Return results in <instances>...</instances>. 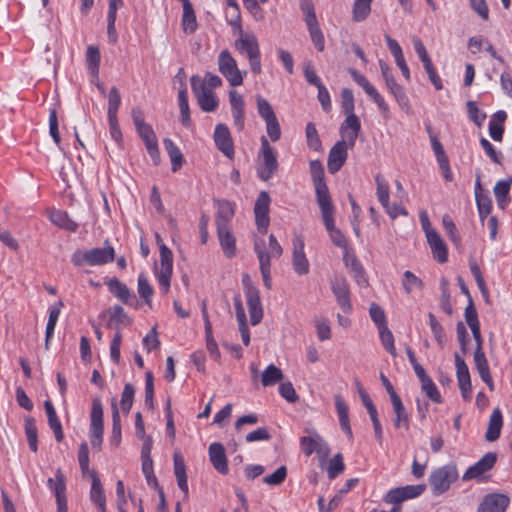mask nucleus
I'll return each mask as SVG.
<instances>
[{"mask_svg": "<svg viewBox=\"0 0 512 512\" xmlns=\"http://www.w3.org/2000/svg\"><path fill=\"white\" fill-rule=\"evenodd\" d=\"M341 107L346 114V119L341 124L340 134L342 137L349 139L351 146H355L356 139L361 131V123L354 114V96L349 88H343L341 91Z\"/></svg>", "mask_w": 512, "mask_h": 512, "instance_id": "f257e3e1", "label": "nucleus"}, {"mask_svg": "<svg viewBox=\"0 0 512 512\" xmlns=\"http://www.w3.org/2000/svg\"><path fill=\"white\" fill-rule=\"evenodd\" d=\"M114 257V248L112 246H105L86 251L76 250L71 256V262L78 267L84 264L100 266L112 262Z\"/></svg>", "mask_w": 512, "mask_h": 512, "instance_id": "f03ea898", "label": "nucleus"}, {"mask_svg": "<svg viewBox=\"0 0 512 512\" xmlns=\"http://www.w3.org/2000/svg\"><path fill=\"white\" fill-rule=\"evenodd\" d=\"M458 477L459 474L455 463H448L435 469L429 476V484L433 495L439 496L444 494Z\"/></svg>", "mask_w": 512, "mask_h": 512, "instance_id": "7ed1b4c3", "label": "nucleus"}, {"mask_svg": "<svg viewBox=\"0 0 512 512\" xmlns=\"http://www.w3.org/2000/svg\"><path fill=\"white\" fill-rule=\"evenodd\" d=\"M173 272V254L164 244H160V264L155 265V276L159 282L160 291L163 294L168 293L171 284Z\"/></svg>", "mask_w": 512, "mask_h": 512, "instance_id": "20e7f679", "label": "nucleus"}, {"mask_svg": "<svg viewBox=\"0 0 512 512\" xmlns=\"http://www.w3.org/2000/svg\"><path fill=\"white\" fill-rule=\"evenodd\" d=\"M261 166L258 169V176L261 180H269L278 169L277 152L270 145L265 136L261 137V148L259 152Z\"/></svg>", "mask_w": 512, "mask_h": 512, "instance_id": "39448f33", "label": "nucleus"}, {"mask_svg": "<svg viewBox=\"0 0 512 512\" xmlns=\"http://www.w3.org/2000/svg\"><path fill=\"white\" fill-rule=\"evenodd\" d=\"M218 69L233 87L242 85L246 71L242 73L237 62L228 50H223L218 55Z\"/></svg>", "mask_w": 512, "mask_h": 512, "instance_id": "423d86ee", "label": "nucleus"}, {"mask_svg": "<svg viewBox=\"0 0 512 512\" xmlns=\"http://www.w3.org/2000/svg\"><path fill=\"white\" fill-rule=\"evenodd\" d=\"M191 88L197 98L200 108L205 112H212L218 107V99L198 75L190 78Z\"/></svg>", "mask_w": 512, "mask_h": 512, "instance_id": "0eeeda50", "label": "nucleus"}, {"mask_svg": "<svg viewBox=\"0 0 512 512\" xmlns=\"http://www.w3.org/2000/svg\"><path fill=\"white\" fill-rule=\"evenodd\" d=\"M342 138L333 145L328 154L327 168L331 174H335L342 168L348 157V148L354 147L350 145L349 139Z\"/></svg>", "mask_w": 512, "mask_h": 512, "instance_id": "6e6552de", "label": "nucleus"}, {"mask_svg": "<svg viewBox=\"0 0 512 512\" xmlns=\"http://www.w3.org/2000/svg\"><path fill=\"white\" fill-rule=\"evenodd\" d=\"M497 461V454L494 452H487L481 459L474 465L470 466L462 476L463 481L477 480L481 481L483 475L490 471Z\"/></svg>", "mask_w": 512, "mask_h": 512, "instance_id": "1a4fd4ad", "label": "nucleus"}, {"mask_svg": "<svg viewBox=\"0 0 512 512\" xmlns=\"http://www.w3.org/2000/svg\"><path fill=\"white\" fill-rule=\"evenodd\" d=\"M270 196L266 191L259 193L255 205V222L257 229L260 233L265 234L267 232L270 219H269V207H270Z\"/></svg>", "mask_w": 512, "mask_h": 512, "instance_id": "9d476101", "label": "nucleus"}, {"mask_svg": "<svg viewBox=\"0 0 512 512\" xmlns=\"http://www.w3.org/2000/svg\"><path fill=\"white\" fill-rule=\"evenodd\" d=\"M254 251L259 260V268L263 280V284L265 288L271 289L272 287V279H271V262L270 255L267 253L266 244L264 239L256 238L254 240Z\"/></svg>", "mask_w": 512, "mask_h": 512, "instance_id": "9b49d317", "label": "nucleus"}, {"mask_svg": "<svg viewBox=\"0 0 512 512\" xmlns=\"http://www.w3.org/2000/svg\"><path fill=\"white\" fill-rule=\"evenodd\" d=\"M349 73L352 79L363 88L365 93L376 103L379 110L386 114L389 112V106L382 97V95L376 90V88L366 79L364 75H362L357 70L351 68L349 69Z\"/></svg>", "mask_w": 512, "mask_h": 512, "instance_id": "f8f14e48", "label": "nucleus"}, {"mask_svg": "<svg viewBox=\"0 0 512 512\" xmlns=\"http://www.w3.org/2000/svg\"><path fill=\"white\" fill-rule=\"evenodd\" d=\"M213 139L217 149L227 158L232 159L234 157V143L230 130L226 124L219 123L215 126Z\"/></svg>", "mask_w": 512, "mask_h": 512, "instance_id": "ddd939ff", "label": "nucleus"}, {"mask_svg": "<svg viewBox=\"0 0 512 512\" xmlns=\"http://www.w3.org/2000/svg\"><path fill=\"white\" fill-rule=\"evenodd\" d=\"M331 289L342 311L344 313H350L352 305L350 301V290L346 278L342 275H336L331 280Z\"/></svg>", "mask_w": 512, "mask_h": 512, "instance_id": "4468645a", "label": "nucleus"}, {"mask_svg": "<svg viewBox=\"0 0 512 512\" xmlns=\"http://www.w3.org/2000/svg\"><path fill=\"white\" fill-rule=\"evenodd\" d=\"M47 485L49 489L55 494L57 512H67L66 477L60 468L56 470L54 479H48Z\"/></svg>", "mask_w": 512, "mask_h": 512, "instance_id": "2eb2a0df", "label": "nucleus"}, {"mask_svg": "<svg viewBox=\"0 0 512 512\" xmlns=\"http://www.w3.org/2000/svg\"><path fill=\"white\" fill-rule=\"evenodd\" d=\"M456 375L461 391V395L464 400L471 399L472 385L468 366L464 359L456 352L454 354Z\"/></svg>", "mask_w": 512, "mask_h": 512, "instance_id": "dca6fc26", "label": "nucleus"}, {"mask_svg": "<svg viewBox=\"0 0 512 512\" xmlns=\"http://www.w3.org/2000/svg\"><path fill=\"white\" fill-rule=\"evenodd\" d=\"M426 490L425 484L406 485L392 489L386 496V501L392 504H399L405 500L420 496Z\"/></svg>", "mask_w": 512, "mask_h": 512, "instance_id": "f3484780", "label": "nucleus"}, {"mask_svg": "<svg viewBox=\"0 0 512 512\" xmlns=\"http://www.w3.org/2000/svg\"><path fill=\"white\" fill-rule=\"evenodd\" d=\"M510 504L508 496L500 493L488 494L478 507V512H505Z\"/></svg>", "mask_w": 512, "mask_h": 512, "instance_id": "a211bd4d", "label": "nucleus"}, {"mask_svg": "<svg viewBox=\"0 0 512 512\" xmlns=\"http://www.w3.org/2000/svg\"><path fill=\"white\" fill-rule=\"evenodd\" d=\"M235 48L248 58L260 54L259 43L254 34L244 33L242 29L239 32V38L235 41Z\"/></svg>", "mask_w": 512, "mask_h": 512, "instance_id": "6ab92c4d", "label": "nucleus"}, {"mask_svg": "<svg viewBox=\"0 0 512 512\" xmlns=\"http://www.w3.org/2000/svg\"><path fill=\"white\" fill-rule=\"evenodd\" d=\"M292 265L294 271L299 275H305L309 272V262L304 252V242L301 238L293 240Z\"/></svg>", "mask_w": 512, "mask_h": 512, "instance_id": "aec40b11", "label": "nucleus"}, {"mask_svg": "<svg viewBox=\"0 0 512 512\" xmlns=\"http://www.w3.org/2000/svg\"><path fill=\"white\" fill-rule=\"evenodd\" d=\"M209 459L214 469L220 474H227L228 464L224 446L221 443H211L208 449Z\"/></svg>", "mask_w": 512, "mask_h": 512, "instance_id": "412c9836", "label": "nucleus"}, {"mask_svg": "<svg viewBox=\"0 0 512 512\" xmlns=\"http://www.w3.org/2000/svg\"><path fill=\"white\" fill-rule=\"evenodd\" d=\"M103 431V406L100 399L95 398L90 413V437L103 436Z\"/></svg>", "mask_w": 512, "mask_h": 512, "instance_id": "4be33fe9", "label": "nucleus"}, {"mask_svg": "<svg viewBox=\"0 0 512 512\" xmlns=\"http://www.w3.org/2000/svg\"><path fill=\"white\" fill-rule=\"evenodd\" d=\"M426 238L431 248L433 257L439 263H445L448 260V250L445 242L437 233V231H430Z\"/></svg>", "mask_w": 512, "mask_h": 512, "instance_id": "5701e85b", "label": "nucleus"}, {"mask_svg": "<svg viewBox=\"0 0 512 512\" xmlns=\"http://www.w3.org/2000/svg\"><path fill=\"white\" fill-rule=\"evenodd\" d=\"M246 302L250 314V322L253 326L259 324L263 318V308L260 299V292L252 291L245 294Z\"/></svg>", "mask_w": 512, "mask_h": 512, "instance_id": "b1692460", "label": "nucleus"}, {"mask_svg": "<svg viewBox=\"0 0 512 512\" xmlns=\"http://www.w3.org/2000/svg\"><path fill=\"white\" fill-rule=\"evenodd\" d=\"M334 400L340 427L343 430V432L347 435V437L349 439H352L353 433L350 426L348 405L346 404L345 400L341 395H335Z\"/></svg>", "mask_w": 512, "mask_h": 512, "instance_id": "393cba45", "label": "nucleus"}, {"mask_svg": "<svg viewBox=\"0 0 512 512\" xmlns=\"http://www.w3.org/2000/svg\"><path fill=\"white\" fill-rule=\"evenodd\" d=\"M503 426V416L499 408H495L489 418L487 431L485 433V440L488 442L496 441L501 434Z\"/></svg>", "mask_w": 512, "mask_h": 512, "instance_id": "a878e982", "label": "nucleus"}, {"mask_svg": "<svg viewBox=\"0 0 512 512\" xmlns=\"http://www.w3.org/2000/svg\"><path fill=\"white\" fill-rule=\"evenodd\" d=\"M235 214L234 203L228 200L218 201V210L216 214V225L217 228L230 227V221Z\"/></svg>", "mask_w": 512, "mask_h": 512, "instance_id": "bb28decb", "label": "nucleus"}, {"mask_svg": "<svg viewBox=\"0 0 512 512\" xmlns=\"http://www.w3.org/2000/svg\"><path fill=\"white\" fill-rule=\"evenodd\" d=\"M106 284L109 291L123 304L135 300V294L125 283L119 281L117 278L110 279Z\"/></svg>", "mask_w": 512, "mask_h": 512, "instance_id": "cd10ccee", "label": "nucleus"}, {"mask_svg": "<svg viewBox=\"0 0 512 512\" xmlns=\"http://www.w3.org/2000/svg\"><path fill=\"white\" fill-rule=\"evenodd\" d=\"M218 238L224 255L232 258L236 254V239L231 233L230 227L217 228Z\"/></svg>", "mask_w": 512, "mask_h": 512, "instance_id": "c85d7f7f", "label": "nucleus"}, {"mask_svg": "<svg viewBox=\"0 0 512 512\" xmlns=\"http://www.w3.org/2000/svg\"><path fill=\"white\" fill-rule=\"evenodd\" d=\"M92 486L90 491V499L94 502L100 512H106V497L101 481L95 471L91 472Z\"/></svg>", "mask_w": 512, "mask_h": 512, "instance_id": "c756f323", "label": "nucleus"}, {"mask_svg": "<svg viewBox=\"0 0 512 512\" xmlns=\"http://www.w3.org/2000/svg\"><path fill=\"white\" fill-rule=\"evenodd\" d=\"M506 119L507 113L504 110H499L492 116L489 122V135L493 140L502 141Z\"/></svg>", "mask_w": 512, "mask_h": 512, "instance_id": "7c9ffc66", "label": "nucleus"}, {"mask_svg": "<svg viewBox=\"0 0 512 512\" xmlns=\"http://www.w3.org/2000/svg\"><path fill=\"white\" fill-rule=\"evenodd\" d=\"M163 144L171 161V170L173 172H177L178 170L181 169L185 162L184 156L181 150L170 138H165L163 140Z\"/></svg>", "mask_w": 512, "mask_h": 512, "instance_id": "2f4dec72", "label": "nucleus"}, {"mask_svg": "<svg viewBox=\"0 0 512 512\" xmlns=\"http://www.w3.org/2000/svg\"><path fill=\"white\" fill-rule=\"evenodd\" d=\"M49 219L56 226L70 232H75L78 229V224L65 211L53 209L49 212Z\"/></svg>", "mask_w": 512, "mask_h": 512, "instance_id": "473e14b6", "label": "nucleus"}, {"mask_svg": "<svg viewBox=\"0 0 512 512\" xmlns=\"http://www.w3.org/2000/svg\"><path fill=\"white\" fill-rule=\"evenodd\" d=\"M174 473L180 490L184 493V498H188L189 489L187 483L186 466L183 458L179 454L174 455Z\"/></svg>", "mask_w": 512, "mask_h": 512, "instance_id": "72a5a7b5", "label": "nucleus"}, {"mask_svg": "<svg viewBox=\"0 0 512 512\" xmlns=\"http://www.w3.org/2000/svg\"><path fill=\"white\" fill-rule=\"evenodd\" d=\"M44 408L47 414L48 418V424L50 428L52 429L55 439L60 442L63 440V431H62V425L61 422L56 414L55 408L50 400H46L44 402Z\"/></svg>", "mask_w": 512, "mask_h": 512, "instance_id": "f704fd0d", "label": "nucleus"}, {"mask_svg": "<svg viewBox=\"0 0 512 512\" xmlns=\"http://www.w3.org/2000/svg\"><path fill=\"white\" fill-rule=\"evenodd\" d=\"M63 305L64 304L62 301H58V302L54 303L52 306H50V308H49V317H48V322L46 325V335H45V348L47 350L49 349V341L54 334L55 326L58 321V318H59V315H60Z\"/></svg>", "mask_w": 512, "mask_h": 512, "instance_id": "c9c22d12", "label": "nucleus"}, {"mask_svg": "<svg viewBox=\"0 0 512 512\" xmlns=\"http://www.w3.org/2000/svg\"><path fill=\"white\" fill-rule=\"evenodd\" d=\"M183 5V16H182V27L186 34H192L197 29V21L195 12L192 4L189 0H184Z\"/></svg>", "mask_w": 512, "mask_h": 512, "instance_id": "e433bc0d", "label": "nucleus"}, {"mask_svg": "<svg viewBox=\"0 0 512 512\" xmlns=\"http://www.w3.org/2000/svg\"><path fill=\"white\" fill-rule=\"evenodd\" d=\"M512 185V178L500 180L494 186V196L498 206L504 209L510 201L509 192Z\"/></svg>", "mask_w": 512, "mask_h": 512, "instance_id": "4c0bfd02", "label": "nucleus"}, {"mask_svg": "<svg viewBox=\"0 0 512 512\" xmlns=\"http://www.w3.org/2000/svg\"><path fill=\"white\" fill-rule=\"evenodd\" d=\"M316 201L321 210V214L334 212V206L331 200L327 184L315 186Z\"/></svg>", "mask_w": 512, "mask_h": 512, "instance_id": "58836bf2", "label": "nucleus"}, {"mask_svg": "<svg viewBox=\"0 0 512 512\" xmlns=\"http://www.w3.org/2000/svg\"><path fill=\"white\" fill-rule=\"evenodd\" d=\"M392 405L393 410L396 415L395 419L393 420L394 426L396 428L404 427L405 430L409 429V419L408 414L406 413L405 407L402 403L401 398L393 399Z\"/></svg>", "mask_w": 512, "mask_h": 512, "instance_id": "ea45409f", "label": "nucleus"}, {"mask_svg": "<svg viewBox=\"0 0 512 512\" xmlns=\"http://www.w3.org/2000/svg\"><path fill=\"white\" fill-rule=\"evenodd\" d=\"M376 184V195L378 201L383 207H388V202L390 198V190L389 184L384 176L380 173L376 174L374 177Z\"/></svg>", "mask_w": 512, "mask_h": 512, "instance_id": "a19ab883", "label": "nucleus"}, {"mask_svg": "<svg viewBox=\"0 0 512 512\" xmlns=\"http://www.w3.org/2000/svg\"><path fill=\"white\" fill-rule=\"evenodd\" d=\"M284 375L280 368L270 364L261 375V383L264 387L273 386L283 379Z\"/></svg>", "mask_w": 512, "mask_h": 512, "instance_id": "79ce46f5", "label": "nucleus"}, {"mask_svg": "<svg viewBox=\"0 0 512 512\" xmlns=\"http://www.w3.org/2000/svg\"><path fill=\"white\" fill-rule=\"evenodd\" d=\"M121 443V420L116 402L112 403V432L110 444L118 447Z\"/></svg>", "mask_w": 512, "mask_h": 512, "instance_id": "37998d69", "label": "nucleus"}, {"mask_svg": "<svg viewBox=\"0 0 512 512\" xmlns=\"http://www.w3.org/2000/svg\"><path fill=\"white\" fill-rule=\"evenodd\" d=\"M178 103L181 115V123L185 127L191 126L190 109L188 103L187 89L181 88L178 92Z\"/></svg>", "mask_w": 512, "mask_h": 512, "instance_id": "c03bdc74", "label": "nucleus"}, {"mask_svg": "<svg viewBox=\"0 0 512 512\" xmlns=\"http://www.w3.org/2000/svg\"><path fill=\"white\" fill-rule=\"evenodd\" d=\"M137 290L138 294L141 298H143L144 302L151 307L152 296L154 294V289L150 285L146 275L141 273L138 276L137 280Z\"/></svg>", "mask_w": 512, "mask_h": 512, "instance_id": "a18cd8bd", "label": "nucleus"}, {"mask_svg": "<svg viewBox=\"0 0 512 512\" xmlns=\"http://www.w3.org/2000/svg\"><path fill=\"white\" fill-rule=\"evenodd\" d=\"M86 62L92 75H98L100 65V51L97 46L90 45L86 51Z\"/></svg>", "mask_w": 512, "mask_h": 512, "instance_id": "49530a36", "label": "nucleus"}, {"mask_svg": "<svg viewBox=\"0 0 512 512\" xmlns=\"http://www.w3.org/2000/svg\"><path fill=\"white\" fill-rule=\"evenodd\" d=\"M311 41L315 45L316 49L320 52L324 50L325 44H324V36L320 29L318 20L313 21L311 23H306Z\"/></svg>", "mask_w": 512, "mask_h": 512, "instance_id": "de8ad7c7", "label": "nucleus"}, {"mask_svg": "<svg viewBox=\"0 0 512 512\" xmlns=\"http://www.w3.org/2000/svg\"><path fill=\"white\" fill-rule=\"evenodd\" d=\"M25 434L27 437L29 448L33 452L38 450V433L33 418L29 417L25 420Z\"/></svg>", "mask_w": 512, "mask_h": 512, "instance_id": "09e8293b", "label": "nucleus"}, {"mask_svg": "<svg viewBox=\"0 0 512 512\" xmlns=\"http://www.w3.org/2000/svg\"><path fill=\"white\" fill-rule=\"evenodd\" d=\"M256 104L258 114L264 120V122H268L270 120L277 118L271 104L265 98H263L260 95H257Z\"/></svg>", "mask_w": 512, "mask_h": 512, "instance_id": "8fccbe9b", "label": "nucleus"}, {"mask_svg": "<svg viewBox=\"0 0 512 512\" xmlns=\"http://www.w3.org/2000/svg\"><path fill=\"white\" fill-rule=\"evenodd\" d=\"M306 139H307V145L310 149L314 151H321L322 149V142L320 140V137L318 135V131L316 129V126L314 123L309 122L306 125Z\"/></svg>", "mask_w": 512, "mask_h": 512, "instance_id": "3c124183", "label": "nucleus"}, {"mask_svg": "<svg viewBox=\"0 0 512 512\" xmlns=\"http://www.w3.org/2000/svg\"><path fill=\"white\" fill-rule=\"evenodd\" d=\"M372 0H355L353 5V19L356 22L367 18L371 10Z\"/></svg>", "mask_w": 512, "mask_h": 512, "instance_id": "603ef678", "label": "nucleus"}, {"mask_svg": "<svg viewBox=\"0 0 512 512\" xmlns=\"http://www.w3.org/2000/svg\"><path fill=\"white\" fill-rule=\"evenodd\" d=\"M380 340L385 350L392 356L396 357L397 352L394 345V336L388 326L378 329Z\"/></svg>", "mask_w": 512, "mask_h": 512, "instance_id": "864d4df0", "label": "nucleus"}, {"mask_svg": "<svg viewBox=\"0 0 512 512\" xmlns=\"http://www.w3.org/2000/svg\"><path fill=\"white\" fill-rule=\"evenodd\" d=\"M421 382V389L422 392L433 402L435 403H441L442 397L440 395V392L438 391L435 383L433 380L428 377Z\"/></svg>", "mask_w": 512, "mask_h": 512, "instance_id": "5fc2aeb1", "label": "nucleus"}, {"mask_svg": "<svg viewBox=\"0 0 512 512\" xmlns=\"http://www.w3.org/2000/svg\"><path fill=\"white\" fill-rule=\"evenodd\" d=\"M389 92L394 96L395 101L398 103L402 110L407 113L411 111L409 98L406 95L404 88L400 84L397 83L393 89L389 90Z\"/></svg>", "mask_w": 512, "mask_h": 512, "instance_id": "6e6d98bb", "label": "nucleus"}, {"mask_svg": "<svg viewBox=\"0 0 512 512\" xmlns=\"http://www.w3.org/2000/svg\"><path fill=\"white\" fill-rule=\"evenodd\" d=\"M428 318L429 325L435 340L437 341L440 347H444V345L446 344V336L442 325L439 323L434 314L429 313Z\"/></svg>", "mask_w": 512, "mask_h": 512, "instance_id": "4d7b16f0", "label": "nucleus"}, {"mask_svg": "<svg viewBox=\"0 0 512 512\" xmlns=\"http://www.w3.org/2000/svg\"><path fill=\"white\" fill-rule=\"evenodd\" d=\"M121 104V95L117 87L113 86L108 95V117H117Z\"/></svg>", "mask_w": 512, "mask_h": 512, "instance_id": "13d9d810", "label": "nucleus"}, {"mask_svg": "<svg viewBox=\"0 0 512 512\" xmlns=\"http://www.w3.org/2000/svg\"><path fill=\"white\" fill-rule=\"evenodd\" d=\"M309 168L314 187L325 185V173L322 163L319 160H312L309 163Z\"/></svg>", "mask_w": 512, "mask_h": 512, "instance_id": "bf43d9fd", "label": "nucleus"}, {"mask_svg": "<svg viewBox=\"0 0 512 512\" xmlns=\"http://www.w3.org/2000/svg\"><path fill=\"white\" fill-rule=\"evenodd\" d=\"M402 285H403L404 291L407 294H410L415 289H422L423 282L420 278H418L411 271H405L403 274Z\"/></svg>", "mask_w": 512, "mask_h": 512, "instance_id": "052dcab7", "label": "nucleus"}, {"mask_svg": "<svg viewBox=\"0 0 512 512\" xmlns=\"http://www.w3.org/2000/svg\"><path fill=\"white\" fill-rule=\"evenodd\" d=\"M135 389L131 383H127L124 386V389L122 391L121 395V409L124 413H129L134 399Z\"/></svg>", "mask_w": 512, "mask_h": 512, "instance_id": "680f3d73", "label": "nucleus"}, {"mask_svg": "<svg viewBox=\"0 0 512 512\" xmlns=\"http://www.w3.org/2000/svg\"><path fill=\"white\" fill-rule=\"evenodd\" d=\"M321 437L315 433V436H304L300 439V445L305 455L310 456L314 451L318 450Z\"/></svg>", "mask_w": 512, "mask_h": 512, "instance_id": "e2e57ef3", "label": "nucleus"}, {"mask_svg": "<svg viewBox=\"0 0 512 512\" xmlns=\"http://www.w3.org/2000/svg\"><path fill=\"white\" fill-rule=\"evenodd\" d=\"M287 476V468L282 465L278 467L271 475L265 476L262 481L271 486H278L282 484Z\"/></svg>", "mask_w": 512, "mask_h": 512, "instance_id": "0e129e2a", "label": "nucleus"}, {"mask_svg": "<svg viewBox=\"0 0 512 512\" xmlns=\"http://www.w3.org/2000/svg\"><path fill=\"white\" fill-rule=\"evenodd\" d=\"M345 469V465L343 462L342 455L340 453L336 454L329 462L328 465V477L330 479L336 478L339 474H341Z\"/></svg>", "mask_w": 512, "mask_h": 512, "instance_id": "69168bd1", "label": "nucleus"}, {"mask_svg": "<svg viewBox=\"0 0 512 512\" xmlns=\"http://www.w3.org/2000/svg\"><path fill=\"white\" fill-rule=\"evenodd\" d=\"M369 314L378 329L388 326L385 312L379 305L371 304Z\"/></svg>", "mask_w": 512, "mask_h": 512, "instance_id": "338daca9", "label": "nucleus"}, {"mask_svg": "<svg viewBox=\"0 0 512 512\" xmlns=\"http://www.w3.org/2000/svg\"><path fill=\"white\" fill-rule=\"evenodd\" d=\"M466 106L470 120L476 125L481 126L486 118V114L479 110L474 101H468Z\"/></svg>", "mask_w": 512, "mask_h": 512, "instance_id": "774afa93", "label": "nucleus"}]
</instances>
